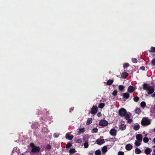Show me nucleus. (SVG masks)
Returning <instances> with one entry per match:
<instances>
[{
  "label": "nucleus",
  "instance_id": "nucleus-10",
  "mask_svg": "<svg viewBox=\"0 0 155 155\" xmlns=\"http://www.w3.org/2000/svg\"><path fill=\"white\" fill-rule=\"evenodd\" d=\"M135 90L134 87L131 86H130L127 89V91L129 93H132Z\"/></svg>",
  "mask_w": 155,
  "mask_h": 155
},
{
  "label": "nucleus",
  "instance_id": "nucleus-52",
  "mask_svg": "<svg viewBox=\"0 0 155 155\" xmlns=\"http://www.w3.org/2000/svg\"><path fill=\"white\" fill-rule=\"evenodd\" d=\"M21 155H26L24 153H22V154H21Z\"/></svg>",
  "mask_w": 155,
  "mask_h": 155
},
{
  "label": "nucleus",
  "instance_id": "nucleus-41",
  "mask_svg": "<svg viewBox=\"0 0 155 155\" xmlns=\"http://www.w3.org/2000/svg\"><path fill=\"white\" fill-rule=\"evenodd\" d=\"M82 142V139L81 138L78 139L77 140V142L81 143Z\"/></svg>",
  "mask_w": 155,
  "mask_h": 155
},
{
  "label": "nucleus",
  "instance_id": "nucleus-55",
  "mask_svg": "<svg viewBox=\"0 0 155 155\" xmlns=\"http://www.w3.org/2000/svg\"><path fill=\"white\" fill-rule=\"evenodd\" d=\"M152 155H155V153L154 154H152Z\"/></svg>",
  "mask_w": 155,
  "mask_h": 155
},
{
  "label": "nucleus",
  "instance_id": "nucleus-44",
  "mask_svg": "<svg viewBox=\"0 0 155 155\" xmlns=\"http://www.w3.org/2000/svg\"><path fill=\"white\" fill-rule=\"evenodd\" d=\"M74 107H71L70 109V112H71V111H73L74 109Z\"/></svg>",
  "mask_w": 155,
  "mask_h": 155
},
{
  "label": "nucleus",
  "instance_id": "nucleus-50",
  "mask_svg": "<svg viewBox=\"0 0 155 155\" xmlns=\"http://www.w3.org/2000/svg\"><path fill=\"white\" fill-rule=\"evenodd\" d=\"M153 151H154V153H155V149H153Z\"/></svg>",
  "mask_w": 155,
  "mask_h": 155
},
{
  "label": "nucleus",
  "instance_id": "nucleus-45",
  "mask_svg": "<svg viewBox=\"0 0 155 155\" xmlns=\"http://www.w3.org/2000/svg\"><path fill=\"white\" fill-rule=\"evenodd\" d=\"M97 116L98 117H100L101 116V112H98L97 114Z\"/></svg>",
  "mask_w": 155,
  "mask_h": 155
},
{
  "label": "nucleus",
  "instance_id": "nucleus-19",
  "mask_svg": "<svg viewBox=\"0 0 155 155\" xmlns=\"http://www.w3.org/2000/svg\"><path fill=\"white\" fill-rule=\"evenodd\" d=\"M113 82V80L111 79L108 80L107 82V84L108 85H111Z\"/></svg>",
  "mask_w": 155,
  "mask_h": 155
},
{
  "label": "nucleus",
  "instance_id": "nucleus-11",
  "mask_svg": "<svg viewBox=\"0 0 155 155\" xmlns=\"http://www.w3.org/2000/svg\"><path fill=\"white\" fill-rule=\"evenodd\" d=\"M136 138L137 141L141 142L142 140V136L140 134H138L136 135Z\"/></svg>",
  "mask_w": 155,
  "mask_h": 155
},
{
  "label": "nucleus",
  "instance_id": "nucleus-30",
  "mask_svg": "<svg viewBox=\"0 0 155 155\" xmlns=\"http://www.w3.org/2000/svg\"><path fill=\"white\" fill-rule=\"evenodd\" d=\"M150 52H155V47H152L149 50Z\"/></svg>",
  "mask_w": 155,
  "mask_h": 155
},
{
  "label": "nucleus",
  "instance_id": "nucleus-28",
  "mask_svg": "<svg viewBox=\"0 0 155 155\" xmlns=\"http://www.w3.org/2000/svg\"><path fill=\"white\" fill-rule=\"evenodd\" d=\"M140 142L141 141H136L135 142L134 144L135 145L137 146H140L141 144Z\"/></svg>",
  "mask_w": 155,
  "mask_h": 155
},
{
  "label": "nucleus",
  "instance_id": "nucleus-22",
  "mask_svg": "<svg viewBox=\"0 0 155 155\" xmlns=\"http://www.w3.org/2000/svg\"><path fill=\"white\" fill-rule=\"evenodd\" d=\"M140 128V126L139 125H135L134 127V129L136 131L139 130Z\"/></svg>",
  "mask_w": 155,
  "mask_h": 155
},
{
  "label": "nucleus",
  "instance_id": "nucleus-27",
  "mask_svg": "<svg viewBox=\"0 0 155 155\" xmlns=\"http://www.w3.org/2000/svg\"><path fill=\"white\" fill-rule=\"evenodd\" d=\"M101 151L99 150H97L95 151V155H101Z\"/></svg>",
  "mask_w": 155,
  "mask_h": 155
},
{
  "label": "nucleus",
  "instance_id": "nucleus-40",
  "mask_svg": "<svg viewBox=\"0 0 155 155\" xmlns=\"http://www.w3.org/2000/svg\"><path fill=\"white\" fill-rule=\"evenodd\" d=\"M151 64L152 65H155V58H153L151 61Z\"/></svg>",
  "mask_w": 155,
  "mask_h": 155
},
{
  "label": "nucleus",
  "instance_id": "nucleus-49",
  "mask_svg": "<svg viewBox=\"0 0 155 155\" xmlns=\"http://www.w3.org/2000/svg\"><path fill=\"white\" fill-rule=\"evenodd\" d=\"M153 109L154 110L155 109V105H153Z\"/></svg>",
  "mask_w": 155,
  "mask_h": 155
},
{
  "label": "nucleus",
  "instance_id": "nucleus-12",
  "mask_svg": "<svg viewBox=\"0 0 155 155\" xmlns=\"http://www.w3.org/2000/svg\"><path fill=\"white\" fill-rule=\"evenodd\" d=\"M152 149L150 148H147L144 150V153L147 155H150V153L152 151Z\"/></svg>",
  "mask_w": 155,
  "mask_h": 155
},
{
  "label": "nucleus",
  "instance_id": "nucleus-32",
  "mask_svg": "<svg viewBox=\"0 0 155 155\" xmlns=\"http://www.w3.org/2000/svg\"><path fill=\"white\" fill-rule=\"evenodd\" d=\"M129 66V64L128 63H127L123 65V67L124 69L126 68H127Z\"/></svg>",
  "mask_w": 155,
  "mask_h": 155
},
{
  "label": "nucleus",
  "instance_id": "nucleus-51",
  "mask_svg": "<svg viewBox=\"0 0 155 155\" xmlns=\"http://www.w3.org/2000/svg\"><path fill=\"white\" fill-rule=\"evenodd\" d=\"M55 137H58V136H57H57H55Z\"/></svg>",
  "mask_w": 155,
  "mask_h": 155
},
{
  "label": "nucleus",
  "instance_id": "nucleus-31",
  "mask_svg": "<svg viewBox=\"0 0 155 155\" xmlns=\"http://www.w3.org/2000/svg\"><path fill=\"white\" fill-rule=\"evenodd\" d=\"M149 141V139L147 137H144L143 139V141L145 143H147Z\"/></svg>",
  "mask_w": 155,
  "mask_h": 155
},
{
  "label": "nucleus",
  "instance_id": "nucleus-42",
  "mask_svg": "<svg viewBox=\"0 0 155 155\" xmlns=\"http://www.w3.org/2000/svg\"><path fill=\"white\" fill-rule=\"evenodd\" d=\"M124 153L122 151H119L118 153V155H124Z\"/></svg>",
  "mask_w": 155,
  "mask_h": 155
},
{
  "label": "nucleus",
  "instance_id": "nucleus-3",
  "mask_svg": "<svg viewBox=\"0 0 155 155\" xmlns=\"http://www.w3.org/2000/svg\"><path fill=\"white\" fill-rule=\"evenodd\" d=\"M30 146L32 148L31 152L32 153H36L40 151V148L39 147L35 146L33 143H31Z\"/></svg>",
  "mask_w": 155,
  "mask_h": 155
},
{
  "label": "nucleus",
  "instance_id": "nucleus-25",
  "mask_svg": "<svg viewBox=\"0 0 155 155\" xmlns=\"http://www.w3.org/2000/svg\"><path fill=\"white\" fill-rule=\"evenodd\" d=\"M105 104L104 103H101L99 104L98 107L100 108H103Z\"/></svg>",
  "mask_w": 155,
  "mask_h": 155
},
{
  "label": "nucleus",
  "instance_id": "nucleus-21",
  "mask_svg": "<svg viewBox=\"0 0 155 155\" xmlns=\"http://www.w3.org/2000/svg\"><path fill=\"white\" fill-rule=\"evenodd\" d=\"M85 131V130H84V128H80L79 129V131H78V134H80L81 133H83Z\"/></svg>",
  "mask_w": 155,
  "mask_h": 155
},
{
  "label": "nucleus",
  "instance_id": "nucleus-6",
  "mask_svg": "<svg viewBox=\"0 0 155 155\" xmlns=\"http://www.w3.org/2000/svg\"><path fill=\"white\" fill-rule=\"evenodd\" d=\"M108 124V122L104 120H101L99 123V125L102 127H105Z\"/></svg>",
  "mask_w": 155,
  "mask_h": 155
},
{
  "label": "nucleus",
  "instance_id": "nucleus-15",
  "mask_svg": "<svg viewBox=\"0 0 155 155\" xmlns=\"http://www.w3.org/2000/svg\"><path fill=\"white\" fill-rule=\"evenodd\" d=\"M130 97V94L128 93H125L123 94V97L124 98L128 99Z\"/></svg>",
  "mask_w": 155,
  "mask_h": 155
},
{
  "label": "nucleus",
  "instance_id": "nucleus-13",
  "mask_svg": "<svg viewBox=\"0 0 155 155\" xmlns=\"http://www.w3.org/2000/svg\"><path fill=\"white\" fill-rule=\"evenodd\" d=\"M132 148V146L130 143L127 144L125 146V148L127 150H130Z\"/></svg>",
  "mask_w": 155,
  "mask_h": 155
},
{
  "label": "nucleus",
  "instance_id": "nucleus-38",
  "mask_svg": "<svg viewBox=\"0 0 155 155\" xmlns=\"http://www.w3.org/2000/svg\"><path fill=\"white\" fill-rule=\"evenodd\" d=\"M84 147L85 148H87L88 147V143H85L84 144Z\"/></svg>",
  "mask_w": 155,
  "mask_h": 155
},
{
  "label": "nucleus",
  "instance_id": "nucleus-20",
  "mask_svg": "<svg viewBox=\"0 0 155 155\" xmlns=\"http://www.w3.org/2000/svg\"><path fill=\"white\" fill-rule=\"evenodd\" d=\"M135 153L136 154H139L141 153V151L140 149L138 148H136L135 150Z\"/></svg>",
  "mask_w": 155,
  "mask_h": 155
},
{
  "label": "nucleus",
  "instance_id": "nucleus-23",
  "mask_svg": "<svg viewBox=\"0 0 155 155\" xmlns=\"http://www.w3.org/2000/svg\"><path fill=\"white\" fill-rule=\"evenodd\" d=\"M102 150L103 152H106L107 151V147L105 146L103 147L102 149Z\"/></svg>",
  "mask_w": 155,
  "mask_h": 155
},
{
  "label": "nucleus",
  "instance_id": "nucleus-36",
  "mask_svg": "<svg viewBox=\"0 0 155 155\" xmlns=\"http://www.w3.org/2000/svg\"><path fill=\"white\" fill-rule=\"evenodd\" d=\"M132 61L133 63H137V59L136 58H132Z\"/></svg>",
  "mask_w": 155,
  "mask_h": 155
},
{
  "label": "nucleus",
  "instance_id": "nucleus-56",
  "mask_svg": "<svg viewBox=\"0 0 155 155\" xmlns=\"http://www.w3.org/2000/svg\"><path fill=\"white\" fill-rule=\"evenodd\" d=\"M155 147V146H153V147Z\"/></svg>",
  "mask_w": 155,
  "mask_h": 155
},
{
  "label": "nucleus",
  "instance_id": "nucleus-5",
  "mask_svg": "<svg viewBox=\"0 0 155 155\" xmlns=\"http://www.w3.org/2000/svg\"><path fill=\"white\" fill-rule=\"evenodd\" d=\"M98 111V108L97 106L93 105L88 113L89 114L91 113L92 114H95L97 113Z\"/></svg>",
  "mask_w": 155,
  "mask_h": 155
},
{
  "label": "nucleus",
  "instance_id": "nucleus-33",
  "mask_svg": "<svg viewBox=\"0 0 155 155\" xmlns=\"http://www.w3.org/2000/svg\"><path fill=\"white\" fill-rule=\"evenodd\" d=\"M139 97L137 96L135 97H134V100L136 102H137L139 100Z\"/></svg>",
  "mask_w": 155,
  "mask_h": 155
},
{
  "label": "nucleus",
  "instance_id": "nucleus-17",
  "mask_svg": "<svg viewBox=\"0 0 155 155\" xmlns=\"http://www.w3.org/2000/svg\"><path fill=\"white\" fill-rule=\"evenodd\" d=\"M92 119L91 118H88L87 120L86 124L87 125H89L92 123Z\"/></svg>",
  "mask_w": 155,
  "mask_h": 155
},
{
  "label": "nucleus",
  "instance_id": "nucleus-34",
  "mask_svg": "<svg viewBox=\"0 0 155 155\" xmlns=\"http://www.w3.org/2000/svg\"><path fill=\"white\" fill-rule=\"evenodd\" d=\"M69 152L70 153H75V150L74 149L72 148V149H71L70 150Z\"/></svg>",
  "mask_w": 155,
  "mask_h": 155
},
{
  "label": "nucleus",
  "instance_id": "nucleus-7",
  "mask_svg": "<svg viewBox=\"0 0 155 155\" xmlns=\"http://www.w3.org/2000/svg\"><path fill=\"white\" fill-rule=\"evenodd\" d=\"M117 131L115 129H111L110 131V134L112 136H115L117 135Z\"/></svg>",
  "mask_w": 155,
  "mask_h": 155
},
{
  "label": "nucleus",
  "instance_id": "nucleus-8",
  "mask_svg": "<svg viewBox=\"0 0 155 155\" xmlns=\"http://www.w3.org/2000/svg\"><path fill=\"white\" fill-rule=\"evenodd\" d=\"M105 141L104 139H101L99 138L97 139L96 141V143L97 144L99 145H101L104 143Z\"/></svg>",
  "mask_w": 155,
  "mask_h": 155
},
{
  "label": "nucleus",
  "instance_id": "nucleus-54",
  "mask_svg": "<svg viewBox=\"0 0 155 155\" xmlns=\"http://www.w3.org/2000/svg\"><path fill=\"white\" fill-rule=\"evenodd\" d=\"M54 137H55V136H57V135H56V136H55V134H54Z\"/></svg>",
  "mask_w": 155,
  "mask_h": 155
},
{
  "label": "nucleus",
  "instance_id": "nucleus-48",
  "mask_svg": "<svg viewBox=\"0 0 155 155\" xmlns=\"http://www.w3.org/2000/svg\"><path fill=\"white\" fill-rule=\"evenodd\" d=\"M153 142L154 143H155V137L153 139Z\"/></svg>",
  "mask_w": 155,
  "mask_h": 155
},
{
  "label": "nucleus",
  "instance_id": "nucleus-39",
  "mask_svg": "<svg viewBox=\"0 0 155 155\" xmlns=\"http://www.w3.org/2000/svg\"><path fill=\"white\" fill-rule=\"evenodd\" d=\"M126 120H127V122L130 123H131L133 121L132 119H130V117L128 119Z\"/></svg>",
  "mask_w": 155,
  "mask_h": 155
},
{
  "label": "nucleus",
  "instance_id": "nucleus-4",
  "mask_svg": "<svg viewBox=\"0 0 155 155\" xmlns=\"http://www.w3.org/2000/svg\"><path fill=\"white\" fill-rule=\"evenodd\" d=\"M150 124V122L147 117H143L141 121V124L142 126H147Z\"/></svg>",
  "mask_w": 155,
  "mask_h": 155
},
{
  "label": "nucleus",
  "instance_id": "nucleus-47",
  "mask_svg": "<svg viewBox=\"0 0 155 155\" xmlns=\"http://www.w3.org/2000/svg\"><path fill=\"white\" fill-rule=\"evenodd\" d=\"M153 97H155V93H154L152 95Z\"/></svg>",
  "mask_w": 155,
  "mask_h": 155
},
{
  "label": "nucleus",
  "instance_id": "nucleus-53",
  "mask_svg": "<svg viewBox=\"0 0 155 155\" xmlns=\"http://www.w3.org/2000/svg\"><path fill=\"white\" fill-rule=\"evenodd\" d=\"M153 131L154 132H155V128L153 129Z\"/></svg>",
  "mask_w": 155,
  "mask_h": 155
},
{
  "label": "nucleus",
  "instance_id": "nucleus-35",
  "mask_svg": "<svg viewBox=\"0 0 155 155\" xmlns=\"http://www.w3.org/2000/svg\"><path fill=\"white\" fill-rule=\"evenodd\" d=\"M72 146V144L70 143H68L66 146V148H68L71 147Z\"/></svg>",
  "mask_w": 155,
  "mask_h": 155
},
{
  "label": "nucleus",
  "instance_id": "nucleus-2",
  "mask_svg": "<svg viewBox=\"0 0 155 155\" xmlns=\"http://www.w3.org/2000/svg\"><path fill=\"white\" fill-rule=\"evenodd\" d=\"M118 115L121 117H125L126 119L130 117L129 114L127 113L126 110L124 108H120L118 111Z\"/></svg>",
  "mask_w": 155,
  "mask_h": 155
},
{
  "label": "nucleus",
  "instance_id": "nucleus-18",
  "mask_svg": "<svg viewBox=\"0 0 155 155\" xmlns=\"http://www.w3.org/2000/svg\"><path fill=\"white\" fill-rule=\"evenodd\" d=\"M128 74L126 72H124L122 73V77L123 78H126L128 75Z\"/></svg>",
  "mask_w": 155,
  "mask_h": 155
},
{
  "label": "nucleus",
  "instance_id": "nucleus-37",
  "mask_svg": "<svg viewBox=\"0 0 155 155\" xmlns=\"http://www.w3.org/2000/svg\"><path fill=\"white\" fill-rule=\"evenodd\" d=\"M117 92L116 90H114L112 93V95L114 96H116L117 94Z\"/></svg>",
  "mask_w": 155,
  "mask_h": 155
},
{
  "label": "nucleus",
  "instance_id": "nucleus-43",
  "mask_svg": "<svg viewBox=\"0 0 155 155\" xmlns=\"http://www.w3.org/2000/svg\"><path fill=\"white\" fill-rule=\"evenodd\" d=\"M140 69L143 71H144L145 70V67L143 66H142L140 67Z\"/></svg>",
  "mask_w": 155,
  "mask_h": 155
},
{
  "label": "nucleus",
  "instance_id": "nucleus-24",
  "mask_svg": "<svg viewBox=\"0 0 155 155\" xmlns=\"http://www.w3.org/2000/svg\"><path fill=\"white\" fill-rule=\"evenodd\" d=\"M98 131V129L97 127L94 128L91 130V132L93 133H97Z\"/></svg>",
  "mask_w": 155,
  "mask_h": 155
},
{
  "label": "nucleus",
  "instance_id": "nucleus-16",
  "mask_svg": "<svg viewBox=\"0 0 155 155\" xmlns=\"http://www.w3.org/2000/svg\"><path fill=\"white\" fill-rule=\"evenodd\" d=\"M135 112L136 114H139L141 112V110L140 108H137L135 110Z\"/></svg>",
  "mask_w": 155,
  "mask_h": 155
},
{
  "label": "nucleus",
  "instance_id": "nucleus-1",
  "mask_svg": "<svg viewBox=\"0 0 155 155\" xmlns=\"http://www.w3.org/2000/svg\"><path fill=\"white\" fill-rule=\"evenodd\" d=\"M143 89L146 91L149 94H152L154 91V89L151 86L146 83H144L143 85Z\"/></svg>",
  "mask_w": 155,
  "mask_h": 155
},
{
  "label": "nucleus",
  "instance_id": "nucleus-9",
  "mask_svg": "<svg viewBox=\"0 0 155 155\" xmlns=\"http://www.w3.org/2000/svg\"><path fill=\"white\" fill-rule=\"evenodd\" d=\"M70 134V133H67L65 135V138L66 139L71 140L73 138L74 136L72 135H71Z\"/></svg>",
  "mask_w": 155,
  "mask_h": 155
},
{
  "label": "nucleus",
  "instance_id": "nucleus-26",
  "mask_svg": "<svg viewBox=\"0 0 155 155\" xmlns=\"http://www.w3.org/2000/svg\"><path fill=\"white\" fill-rule=\"evenodd\" d=\"M124 86L122 85H120L118 87V89L120 91H123L124 90Z\"/></svg>",
  "mask_w": 155,
  "mask_h": 155
},
{
  "label": "nucleus",
  "instance_id": "nucleus-46",
  "mask_svg": "<svg viewBox=\"0 0 155 155\" xmlns=\"http://www.w3.org/2000/svg\"><path fill=\"white\" fill-rule=\"evenodd\" d=\"M47 149H50L51 148V147L50 145H48L47 146Z\"/></svg>",
  "mask_w": 155,
  "mask_h": 155
},
{
  "label": "nucleus",
  "instance_id": "nucleus-14",
  "mask_svg": "<svg viewBox=\"0 0 155 155\" xmlns=\"http://www.w3.org/2000/svg\"><path fill=\"white\" fill-rule=\"evenodd\" d=\"M126 128V125L124 124H121L119 126L120 129L121 130H125Z\"/></svg>",
  "mask_w": 155,
  "mask_h": 155
},
{
  "label": "nucleus",
  "instance_id": "nucleus-29",
  "mask_svg": "<svg viewBox=\"0 0 155 155\" xmlns=\"http://www.w3.org/2000/svg\"><path fill=\"white\" fill-rule=\"evenodd\" d=\"M140 106L143 107H145L146 106V103L144 101H142L140 103Z\"/></svg>",
  "mask_w": 155,
  "mask_h": 155
}]
</instances>
